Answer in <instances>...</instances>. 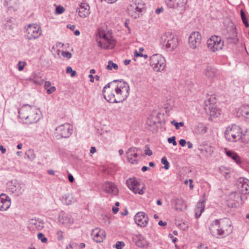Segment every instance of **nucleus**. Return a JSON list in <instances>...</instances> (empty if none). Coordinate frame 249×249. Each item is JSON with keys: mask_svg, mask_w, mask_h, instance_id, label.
I'll return each instance as SVG.
<instances>
[{"mask_svg": "<svg viewBox=\"0 0 249 249\" xmlns=\"http://www.w3.org/2000/svg\"><path fill=\"white\" fill-rule=\"evenodd\" d=\"M91 235L93 236V239L97 243L102 242L106 237L105 231L97 228L92 230Z\"/></svg>", "mask_w": 249, "mask_h": 249, "instance_id": "nucleus-22", "label": "nucleus"}, {"mask_svg": "<svg viewBox=\"0 0 249 249\" xmlns=\"http://www.w3.org/2000/svg\"><path fill=\"white\" fill-rule=\"evenodd\" d=\"M56 88L54 86H51L49 89H48L47 93H52L55 91Z\"/></svg>", "mask_w": 249, "mask_h": 249, "instance_id": "nucleus-55", "label": "nucleus"}, {"mask_svg": "<svg viewBox=\"0 0 249 249\" xmlns=\"http://www.w3.org/2000/svg\"><path fill=\"white\" fill-rule=\"evenodd\" d=\"M119 83V80H113V81L108 83L104 87L103 92H105L106 91V89H108L109 90L107 91L108 92L112 93L115 91L116 93H118Z\"/></svg>", "mask_w": 249, "mask_h": 249, "instance_id": "nucleus-23", "label": "nucleus"}, {"mask_svg": "<svg viewBox=\"0 0 249 249\" xmlns=\"http://www.w3.org/2000/svg\"><path fill=\"white\" fill-rule=\"evenodd\" d=\"M227 155L233 160L236 163H238L239 156L234 152L231 151H228L226 152Z\"/></svg>", "mask_w": 249, "mask_h": 249, "instance_id": "nucleus-36", "label": "nucleus"}, {"mask_svg": "<svg viewBox=\"0 0 249 249\" xmlns=\"http://www.w3.org/2000/svg\"><path fill=\"white\" fill-rule=\"evenodd\" d=\"M102 188L106 193L113 195H117L118 193V189L116 185L111 182H105L103 184Z\"/></svg>", "mask_w": 249, "mask_h": 249, "instance_id": "nucleus-17", "label": "nucleus"}, {"mask_svg": "<svg viewBox=\"0 0 249 249\" xmlns=\"http://www.w3.org/2000/svg\"><path fill=\"white\" fill-rule=\"evenodd\" d=\"M163 10V8H157L155 10V12L156 14H159L160 13H161V12H162Z\"/></svg>", "mask_w": 249, "mask_h": 249, "instance_id": "nucleus-61", "label": "nucleus"}, {"mask_svg": "<svg viewBox=\"0 0 249 249\" xmlns=\"http://www.w3.org/2000/svg\"><path fill=\"white\" fill-rule=\"evenodd\" d=\"M58 222L63 225H67L73 223V219L71 216L64 212H61L58 217Z\"/></svg>", "mask_w": 249, "mask_h": 249, "instance_id": "nucleus-21", "label": "nucleus"}, {"mask_svg": "<svg viewBox=\"0 0 249 249\" xmlns=\"http://www.w3.org/2000/svg\"><path fill=\"white\" fill-rule=\"evenodd\" d=\"M38 119V118L36 109L34 107L30 106V117H28L27 123L32 124L36 122Z\"/></svg>", "mask_w": 249, "mask_h": 249, "instance_id": "nucleus-28", "label": "nucleus"}, {"mask_svg": "<svg viewBox=\"0 0 249 249\" xmlns=\"http://www.w3.org/2000/svg\"><path fill=\"white\" fill-rule=\"evenodd\" d=\"M162 164H164V168L166 170H168L169 168V163L165 157H163L161 160Z\"/></svg>", "mask_w": 249, "mask_h": 249, "instance_id": "nucleus-42", "label": "nucleus"}, {"mask_svg": "<svg viewBox=\"0 0 249 249\" xmlns=\"http://www.w3.org/2000/svg\"><path fill=\"white\" fill-rule=\"evenodd\" d=\"M209 229L212 236L219 238V236L224 237L230 234L232 232L233 227L230 219L224 218L213 221Z\"/></svg>", "mask_w": 249, "mask_h": 249, "instance_id": "nucleus-1", "label": "nucleus"}, {"mask_svg": "<svg viewBox=\"0 0 249 249\" xmlns=\"http://www.w3.org/2000/svg\"><path fill=\"white\" fill-rule=\"evenodd\" d=\"M240 139L243 142L249 143V129L247 130L243 135L241 134Z\"/></svg>", "mask_w": 249, "mask_h": 249, "instance_id": "nucleus-37", "label": "nucleus"}, {"mask_svg": "<svg viewBox=\"0 0 249 249\" xmlns=\"http://www.w3.org/2000/svg\"><path fill=\"white\" fill-rule=\"evenodd\" d=\"M171 123L172 124L175 125L176 129H178L179 128V126H183L184 124L183 122L178 123L175 120L172 121L171 122Z\"/></svg>", "mask_w": 249, "mask_h": 249, "instance_id": "nucleus-43", "label": "nucleus"}, {"mask_svg": "<svg viewBox=\"0 0 249 249\" xmlns=\"http://www.w3.org/2000/svg\"><path fill=\"white\" fill-rule=\"evenodd\" d=\"M168 142L169 143H172L174 146L177 145V143L176 141V138L175 136L169 138L168 139Z\"/></svg>", "mask_w": 249, "mask_h": 249, "instance_id": "nucleus-49", "label": "nucleus"}, {"mask_svg": "<svg viewBox=\"0 0 249 249\" xmlns=\"http://www.w3.org/2000/svg\"><path fill=\"white\" fill-rule=\"evenodd\" d=\"M186 143L187 142L184 139H181L179 141V143L181 146H184Z\"/></svg>", "mask_w": 249, "mask_h": 249, "instance_id": "nucleus-57", "label": "nucleus"}, {"mask_svg": "<svg viewBox=\"0 0 249 249\" xmlns=\"http://www.w3.org/2000/svg\"><path fill=\"white\" fill-rule=\"evenodd\" d=\"M25 156L30 160H33L36 158V155L33 150L29 149L25 153Z\"/></svg>", "mask_w": 249, "mask_h": 249, "instance_id": "nucleus-38", "label": "nucleus"}, {"mask_svg": "<svg viewBox=\"0 0 249 249\" xmlns=\"http://www.w3.org/2000/svg\"><path fill=\"white\" fill-rule=\"evenodd\" d=\"M150 66L156 71H163L166 66V61L161 55L154 54L150 57Z\"/></svg>", "mask_w": 249, "mask_h": 249, "instance_id": "nucleus-4", "label": "nucleus"}, {"mask_svg": "<svg viewBox=\"0 0 249 249\" xmlns=\"http://www.w3.org/2000/svg\"><path fill=\"white\" fill-rule=\"evenodd\" d=\"M241 18H242L243 23L245 24V25L246 27H248L249 26V24L248 22V20L246 18V14L243 10L241 11Z\"/></svg>", "mask_w": 249, "mask_h": 249, "instance_id": "nucleus-41", "label": "nucleus"}, {"mask_svg": "<svg viewBox=\"0 0 249 249\" xmlns=\"http://www.w3.org/2000/svg\"><path fill=\"white\" fill-rule=\"evenodd\" d=\"M195 132L197 134L203 135L206 133L207 127L202 123H198L195 129Z\"/></svg>", "mask_w": 249, "mask_h": 249, "instance_id": "nucleus-32", "label": "nucleus"}, {"mask_svg": "<svg viewBox=\"0 0 249 249\" xmlns=\"http://www.w3.org/2000/svg\"><path fill=\"white\" fill-rule=\"evenodd\" d=\"M143 8V5L142 3L131 1L127 7V12L130 16L136 18L139 17V14L142 12Z\"/></svg>", "mask_w": 249, "mask_h": 249, "instance_id": "nucleus-9", "label": "nucleus"}, {"mask_svg": "<svg viewBox=\"0 0 249 249\" xmlns=\"http://www.w3.org/2000/svg\"><path fill=\"white\" fill-rule=\"evenodd\" d=\"M99 36L100 38H103L105 40L109 39L107 37V35L104 33H99Z\"/></svg>", "mask_w": 249, "mask_h": 249, "instance_id": "nucleus-56", "label": "nucleus"}, {"mask_svg": "<svg viewBox=\"0 0 249 249\" xmlns=\"http://www.w3.org/2000/svg\"><path fill=\"white\" fill-rule=\"evenodd\" d=\"M33 82L36 84L39 85H41L43 83V81L42 79H34Z\"/></svg>", "mask_w": 249, "mask_h": 249, "instance_id": "nucleus-54", "label": "nucleus"}, {"mask_svg": "<svg viewBox=\"0 0 249 249\" xmlns=\"http://www.w3.org/2000/svg\"><path fill=\"white\" fill-rule=\"evenodd\" d=\"M241 128L238 125L233 124L227 127L225 132L226 139L230 142H235L241 138Z\"/></svg>", "mask_w": 249, "mask_h": 249, "instance_id": "nucleus-3", "label": "nucleus"}, {"mask_svg": "<svg viewBox=\"0 0 249 249\" xmlns=\"http://www.w3.org/2000/svg\"><path fill=\"white\" fill-rule=\"evenodd\" d=\"M44 221L39 218H34L29 219V227L34 231H40L45 227Z\"/></svg>", "mask_w": 249, "mask_h": 249, "instance_id": "nucleus-13", "label": "nucleus"}, {"mask_svg": "<svg viewBox=\"0 0 249 249\" xmlns=\"http://www.w3.org/2000/svg\"><path fill=\"white\" fill-rule=\"evenodd\" d=\"M229 199L238 203L239 200L242 199V196L239 193L232 192L229 195Z\"/></svg>", "mask_w": 249, "mask_h": 249, "instance_id": "nucleus-34", "label": "nucleus"}, {"mask_svg": "<svg viewBox=\"0 0 249 249\" xmlns=\"http://www.w3.org/2000/svg\"><path fill=\"white\" fill-rule=\"evenodd\" d=\"M239 110L241 115L246 119H249V105L242 106Z\"/></svg>", "mask_w": 249, "mask_h": 249, "instance_id": "nucleus-33", "label": "nucleus"}, {"mask_svg": "<svg viewBox=\"0 0 249 249\" xmlns=\"http://www.w3.org/2000/svg\"><path fill=\"white\" fill-rule=\"evenodd\" d=\"M57 238L59 241H61L63 239V232L61 230H58L56 233Z\"/></svg>", "mask_w": 249, "mask_h": 249, "instance_id": "nucleus-47", "label": "nucleus"}, {"mask_svg": "<svg viewBox=\"0 0 249 249\" xmlns=\"http://www.w3.org/2000/svg\"><path fill=\"white\" fill-rule=\"evenodd\" d=\"M60 200L63 203L66 205H71L74 202L72 195L71 193L64 195Z\"/></svg>", "mask_w": 249, "mask_h": 249, "instance_id": "nucleus-30", "label": "nucleus"}, {"mask_svg": "<svg viewBox=\"0 0 249 249\" xmlns=\"http://www.w3.org/2000/svg\"><path fill=\"white\" fill-rule=\"evenodd\" d=\"M65 9L63 7L61 6H58L56 7L55 14H61L63 13Z\"/></svg>", "mask_w": 249, "mask_h": 249, "instance_id": "nucleus-46", "label": "nucleus"}, {"mask_svg": "<svg viewBox=\"0 0 249 249\" xmlns=\"http://www.w3.org/2000/svg\"><path fill=\"white\" fill-rule=\"evenodd\" d=\"M124 244L123 242L118 241L116 244L115 247L117 249H122V247H124Z\"/></svg>", "mask_w": 249, "mask_h": 249, "instance_id": "nucleus-52", "label": "nucleus"}, {"mask_svg": "<svg viewBox=\"0 0 249 249\" xmlns=\"http://www.w3.org/2000/svg\"><path fill=\"white\" fill-rule=\"evenodd\" d=\"M171 204L176 210L182 211L186 208L185 202L181 198H176L171 200Z\"/></svg>", "mask_w": 249, "mask_h": 249, "instance_id": "nucleus-25", "label": "nucleus"}, {"mask_svg": "<svg viewBox=\"0 0 249 249\" xmlns=\"http://www.w3.org/2000/svg\"><path fill=\"white\" fill-rule=\"evenodd\" d=\"M214 100H211L210 98L204 102V109L210 116L214 117L216 115L217 109L215 106Z\"/></svg>", "mask_w": 249, "mask_h": 249, "instance_id": "nucleus-15", "label": "nucleus"}, {"mask_svg": "<svg viewBox=\"0 0 249 249\" xmlns=\"http://www.w3.org/2000/svg\"><path fill=\"white\" fill-rule=\"evenodd\" d=\"M105 99L108 102L110 103H114L115 101L114 99L115 94H103Z\"/></svg>", "mask_w": 249, "mask_h": 249, "instance_id": "nucleus-39", "label": "nucleus"}, {"mask_svg": "<svg viewBox=\"0 0 249 249\" xmlns=\"http://www.w3.org/2000/svg\"><path fill=\"white\" fill-rule=\"evenodd\" d=\"M51 86V83L50 81H46L45 82V85H44V88L47 90V91H48V89H49V88Z\"/></svg>", "mask_w": 249, "mask_h": 249, "instance_id": "nucleus-53", "label": "nucleus"}, {"mask_svg": "<svg viewBox=\"0 0 249 249\" xmlns=\"http://www.w3.org/2000/svg\"><path fill=\"white\" fill-rule=\"evenodd\" d=\"M37 237L42 243H46L48 241V239L45 237V235L41 232H39L37 234Z\"/></svg>", "mask_w": 249, "mask_h": 249, "instance_id": "nucleus-44", "label": "nucleus"}, {"mask_svg": "<svg viewBox=\"0 0 249 249\" xmlns=\"http://www.w3.org/2000/svg\"><path fill=\"white\" fill-rule=\"evenodd\" d=\"M30 106H25L18 110L19 117L21 119L26 120V123L28 120V117H30Z\"/></svg>", "mask_w": 249, "mask_h": 249, "instance_id": "nucleus-26", "label": "nucleus"}, {"mask_svg": "<svg viewBox=\"0 0 249 249\" xmlns=\"http://www.w3.org/2000/svg\"><path fill=\"white\" fill-rule=\"evenodd\" d=\"M66 72L67 73H71V77H74L76 75V72L75 71H73L71 67H68L66 69Z\"/></svg>", "mask_w": 249, "mask_h": 249, "instance_id": "nucleus-45", "label": "nucleus"}, {"mask_svg": "<svg viewBox=\"0 0 249 249\" xmlns=\"http://www.w3.org/2000/svg\"><path fill=\"white\" fill-rule=\"evenodd\" d=\"M158 224L160 226H166L167 225V223L166 222H163L162 221L160 220Z\"/></svg>", "mask_w": 249, "mask_h": 249, "instance_id": "nucleus-60", "label": "nucleus"}, {"mask_svg": "<svg viewBox=\"0 0 249 249\" xmlns=\"http://www.w3.org/2000/svg\"><path fill=\"white\" fill-rule=\"evenodd\" d=\"M126 184L128 188L132 191L134 194L142 195L144 193L143 189L144 188V186L142 185L141 187L140 182L135 178H130L127 179Z\"/></svg>", "mask_w": 249, "mask_h": 249, "instance_id": "nucleus-7", "label": "nucleus"}, {"mask_svg": "<svg viewBox=\"0 0 249 249\" xmlns=\"http://www.w3.org/2000/svg\"><path fill=\"white\" fill-rule=\"evenodd\" d=\"M11 205V199L6 194L0 195V211L7 210Z\"/></svg>", "mask_w": 249, "mask_h": 249, "instance_id": "nucleus-19", "label": "nucleus"}, {"mask_svg": "<svg viewBox=\"0 0 249 249\" xmlns=\"http://www.w3.org/2000/svg\"><path fill=\"white\" fill-rule=\"evenodd\" d=\"M134 220L135 223L138 226L141 227H145L147 225L149 219L144 212H140L135 215Z\"/></svg>", "mask_w": 249, "mask_h": 249, "instance_id": "nucleus-14", "label": "nucleus"}, {"mask_svg": "<svg viewBox=\"0 0 249 249\" xmlns=\"http://www.w3.org/2000/svg\"><path fill=\"white\" fill-rule=\"evenodd\" d=\"M208 48L213 52L221 50L224 46V42L222 41L221 37L213 36L209 38L207 42Z\"/></svg>", "mask_w": 249, "mask_h": 249, "instance_id": "nucleus-5", "label": "nucleus"}, {"mask_svg": "<svg viewBox=\"0 0 249 249\" xmlns=\"http://www.w3.org/2000/svg\"><path fill=\"white\" fill-rule=\"evenodd\" d=\"M61 54L64 57H66L68 59L71 58V53L69 52L62 51Z\"/></svg>", "mask_w": 249, "mask_h": 249, "instance_id": "nucleus-48", "label": "nucleus"}, {"mask_svg": "<svg viewBox=\"0 0 249 249\" xmlns=\"http://www.w3.org/2000/svg\"><path fill=\"white\" fill-rule=\"evenodd\" d=\"M55 131L61 138H67L72 134L73 130L69 124L65 123L57 127Z\"/></svg>", "mask_w": 249, "mask_h": 249, "instance_id": "nucleus-10", "label": "nucleus"}, {"mask_svg": "<svg viewBox=\"0 0 249 249\" xmlns=\"http://www.w3.org/2000/svg\"><path fill=\"white\" fill-rule=\"evenodd\" d=\"M139 148L135 147H132L129 148L126 152V157L128 161L133 164H137L139 162V160L137 159H134L132 158L133 155L135 152H138Z\"/></svg>", "mask_w": 249, "mask_h": 249, "instance_id": "nucleus-24", "label": "nucleus"}, {"mask_svg": "<svg viewBox=\"0 0 249 249\" xmlns=\"http://www.w3.org/2000/svg\"><path fill=\"white\" fill-rule=\"evenodd\" d=\"M205 196L206 194L204 193L202 198L196 205L195 209V215L196 218L200 217L202 212L204 211L205 204L206 201Z\"/></svg>", "mask_w": 249, "mask_h": 249, "instance_id": "nucleus-20", "label": "nucleus"}, {"mask_svg": "<svg viewBox=\"0 0 249 249\" xmlns=\"http://www.w3.org/2000/svg\"><path fill=\"white\" fill-rule=\"evenodd\" d=\"M96 152V148L95 147L92 146L90 149V153L91 154H94Z\"/></svg>", "mask_w": 249, "mask_h": 249, "instance_id": "nucleus-63", "label": "nucleus"}, {"mask_svg": "<svg viewBox=\"0 0 249 249\" xmlns=\"http://www.w3.org/2000/svg\"><path fill=\"white\" fill-rule=\"evenodd\" d=\"M42 31L38 25L30 24L26 28L27 34L25 37L28 40H33L38 38L41 35Z\"/></svg>", "mask_w": 249, "mask_h": 249, "instance_id": "nucleus-6", "label": "nucleus"}, {"mask_svg": "<svg viewBox=\"0 0 249 249\" xmlns=\"http://www.w3.org/2000/svg\"><path fill=\"white\" fill-rule=\"evenodd\" d=\"M127 98V95L126 94H115L114 99H115V101L114 103H122Z\"/></svg>", "mask_w": 249, "mask_h": 249, "instance_id": "nucleus-35", "label": "nucleus"}, {"mask_svg": "<svg viewBox=\"0 0 249 249\" xmlns=\"http://www.w3.org/2000/svg\"><path fill=\"white\" fill-rule=\"evenodd\" d=\"M239 191L244 194L249 193V180L247 179L240 178L237 183Z\"/></svg>", "mask_w": 249, "mask_h": 249, "instance_id": "nucleus-16", "label": "nucleus"}, {"mask_svg": "<svg viewBox=\"0 0 249 249\" xmlns=\"http://www.w3.org/2000/svg\"><path fill=\"white\" fill-rule=\"evenodd\" d=\"M160 44L167 51L172 52L176 49L178 45V39L173 33H165L161 36Z\"/></svg>", "mask_w": 249, "mask_h": 249, "instance_id": "nucleus-2", "label": "nucleus"}, {"mask_svg": "<svg viewBox=\"0 0 249 249\" xmlns=\"http://www.w3.org/2000/svg\"><path fill=\"white\" fill-rule=\"evenodd\" d=\"M201 41V36L198 32H192L188 38L189 45L190 48L195 50L199 48Z\"/></svg>", "mask_w": 249, "mask_h": 249, "instance_id": "nucleus-11", "label": "nucleus"}, {"mask_svg": "<svg viewBox=\"0 0 249 249\" xmlns=\"http://www.w3.org/2000/svg\"><path fill=\"white\" fill-rule=\"evenodd\" d=\"M129 87L127 83L123 81H119L118 93H128Z\"/></svg>", "mask_w": 249, "mask_h": 249, "instance_id": "nucleus-31", "label": "nucleus"}, {"mask_svg": "<svg viewBox=\"0 0 249 249\" xmlns=\"http://www.w3.org/2000/svg\"><path fill=\"white\" fill-rule=\"evenodd\" d=\"M216 70L212 66H207L204 70V74L208 78L212 79L216 75Z\"/></svg>", "mask_w": 249, "mask_h": 249, "instance_id": "nucleus-29", "label": "nucleus"}, {"mask_svg": "<svg viewBox=\"0 0 249 249\" xmlns=\"http://www.w3.org/2000/svg\"><path fill=\"white\" fill-rule=\"evenodd\" d=\"M25 62L19 61L18 64V71H22L25 66Z\"/></svg>", "mask_w": 249, "mask_h": 249, "instance_id": "nucleus-51", "label": "nucleus"}, {"mask_svg": "<svg viewBox=\"0 0 249 249\" xmlns=\"http://www.w3.org/2000/svg\"><path fill=\"white\" fill-rule=\"evenodd\" d=\"M67 27L71 30L73 31L75 28V26L74 25L68 24L67 25Z\"/></svg>", "mask_w": 249, "mask_h": 249, "instance_id": "nucleus-59", "label": "nucleus"}, {"mask_svg": "<svg viewBox=\"0 0 249 249\" xmlns=\"http://www.w3.org/2000/svg\"><path fill=\"white\" fill-rule=\"evenodd\" d=\"M188 0H165L167 6L170 8L176 9L182 14L186 9Z\"/></svg>", "mask_w": 249, "mask_h": 249, "instance_id": "nucleus-8", "label": "nucleus"}, {"mask_svg": "<svg viewBox=\"0 0 249 249\" xmlns=\"http://www.w3.org/2000/svg\"><path fill=\"white\" fill-rule=\"evenodd\" d=\"M10 191L15 194L17 196H19L24 191V185L22 183L11 181L8 185Z\"/></svg>", "mask_w": 249, "mask_h": 249, "instance_id": "nucleus-12", "label": "nucleus"}, {"mask_svg": "<svg viewBox=\"0 0 249 249\" xmlns=\"http://www.w3.org/2000/svg\"><path fill=\"white\" fill-rule=\"evenodd\" d=\"M104 42L101 41H98V46L104 49H111L114 48L115 43L113 39L105 40Z\"/></svg>", "mask_w": 249, "mask_h": 249, "instance_id": "nucleus-27", "label": "nucleus"}, {"mask_svg": "<svg viewBox=\"0 0 249 249\" xmlns=\"http://www.w3.org/2000/svg\"><path fill=\"white\" fill-rule=\"evenodd\" d=\"M76 12L78 13L80 17L85 18L90 14V7L86 3H81L77 8Z\"/></svg>", "mask_w": 249, "mask_h": 249, "instance_id": "nucleus-18", "label": "nucleus"}, {"mask_svg": "<svg viewBox=\"0 0 249 249\" xmlns=\"http://www.w3.org/2000/svg\"><path fill=\"white\" fill-rule=\"evenodd\" d=\"M68 179H69V180L70 181V182L71 183L73 182V181L74 180L73 176L71 174H69L68 175Z\"/></svg>", "mask_w": 249, "mask_h": 249, "instance_id": "nucleus-58", "label": "nucleus"}, {"mask_svg": "<svg viewBox=\"0 0 249 249\" xmlns=\"http://www.w3.org/2000/svg\"><path fill=\"white\" fill-rule=\"evenodd\" d=\"M0 151H1L2 154H4L6 152V149L2 145H1L0 146Z\"/></svg>", "mask_w": 249, "mask_h": 249, "instance_id": "nucleus-64", "label": "nucleus"}, {"mask_svg": "<svg viewBox=\"0 0 249 249\" xmlns=\"http://www.w3.org/2000/svg\"><path fill=\"white\" fill-rule=\"evenodd\" d=\"M145 149L144 150L145 154L149 156H151L153 154L152 151L149 149V146L146 145L145 146Z\"/></svg>", "mask_w": 249, "mask_h": 249, "instance_id": "nucleus-50", "label": "nucleus"}, {"mask_svg": "<svg viewBox=\"0 0 249 249\" xmlns=\"http://www.w3.org/2000/svg\"><path fill=\"white\" fill-rule=\"evenodd\" d=\"M119 211V208L118 207H113L112 208V212L114 213H116Z\"/></svg>", "mask_w": 249, "mask_h": 249, "instance_id": "nucleus-62", "label": "nucleus"}, {"mask_svg": "<svg viewBox=\"0 0 249 249\" xmlns=\"http://www.w3.org/2000/svg\"><path fill=\"white\" fill-rule=\"evenodd\" d=\"M106 68L108 70H111L112 69L117 70L118 66L116 64L113 63L112 61L110 60L108 62V65L107 66Z\"/></svg>", "mask_w": 249, "mask_h": 249, "instance_id": "nucleus-40", "label": "nucleus"}]
</instances>
